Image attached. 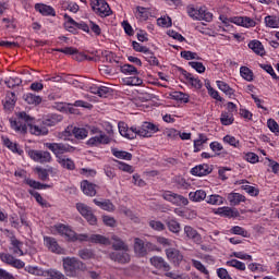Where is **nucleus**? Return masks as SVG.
Here are the masks:
<instances>
[{"instance_id":"680f3d73","label":"nucleus","mask_w":279,"mask_h":279,"mask_svg":"<svg viewBox=\"0 0 279 279\" xmlns=\"http://www.w3.org/2000/svg\"><path fill=\"white\" fill-rule=\"evenodd\" d=\"M209 148L211 151H214V154H216V156H221V153L223 151V145H221L219 142H211L209 144Z\"/></svg>"},{"instance_id":"ea45409f","label":"nucleus","mask_w":279,"mask_h":279,"mask_svg":"<svg viewBox=\"0 0 279 279\" xmlns=\"http://www.w3.org/2000/svg\"><path fill=\"white\" fill-rule=\"evenodd\" d=\"M264 23H265L266 27H269L270 29H278L279 28V16L267 15L264 19Z\"/></svg>"},{"instance_id":"a211bd4d","label":"nucleus","mask_w":279,"mask_h":279,"mask_svg":"<svg viewBox=\"0 0 279 279\" xmlns=\"http://www.w3.org/2000/svg\"><path fill=\"white\" fill-rule=\"evenodd\" d=\"M134 15H135V19L140 21V23L149 21V19L154 16L151 8H145L141 5L135 8Z\"/></svg>"},{"instance_id":"393cba45","label":"nucleus","mask_w":279,"mask_h":279,"mask_svg":"<svg viewBox=\"0 0 279 279\" xmlns=\"http://www.w3.org/2000/svg\"><path fill=\"white\" fill-rule=\"evenodd\" d=\"M36 12H39V14H43V16H56V10L51 5L37 3L35 4Z\"/></svg>"},{"instance_id":"412c9836","label":"nucleus","mask_w":279,"mask_h":279,"mask_svg":"<svg viewBox=\"0 0 279 279\" xmlns=\"http://www.w3.org/2000/svg\"><path fill=\"white\" fill-rule=\"evenodd\" d=\"M81 191L88 197H95L97 195V185L84 180L81 182Z\"/></svg>"},{"instance_id":"c9c22d12","label":"nucleus","mask_w":279,"mask_h":279,"mask_svg":"<svg viewBox=\"0 0 279 279\" xmlns=\"http://www.w3.org/2000/svg\"><path fill=\"white\" fill-rule=\"evenodd\" d=\"M227 199L231 206H239V204L245 202V196L239 193H230L228 194Z\"/></svg>"},{"instance_id":"dca6fc26","label":"nucleus","mask_w":279,"mask_h":279,"mask_svg":"<svg viewBox=\"0 0 279 279\" xmlns=\"http://www.w3.org/2000/svg\"><path fill=\"white\" fill-rule=\"evenodd\" d=\"M182 77L185 80V84H187V86H191V88H195V90H199L204 86L202 80H199V77L193 75L192 73L183 71Z\"/></svg>"},{"instance_id":"a19ab883","label":"nucleus","mask_w":279,"mask_h":279,"mask_svg":"<svg viewBox=\"0 0 279 279\" xmlns=\"http://www.w3.org/2000/svg\"><path fill=\"white\" fill-rule=\"evenodd\" d=\"M111 154L114 158H119L120 160H132V154L125 150H119V148H111Z\"/></svg>"},{"instance_id":"9b49d317","label":"nucleus","mask_w":279,"mask_h":279,"mask_svg":"<svg viewBox=\"0 0 279 279\" xmlns=\"http://www.w3.org/2000/svg\"><path fill=\"white\" fill-rule=\"evenodd\" d=\"M28 156L34 162H39L40 165H47L53 160L51 153L47 150H29Z\"/></svg>"},{"instance_id":"f257e3e1","label":"nucleus","mask_w":279,"mask_h":279,"mask_svg":"<svg viewBox=\"0 0 279 279\" xmlns=\"http://www.w3.org/2000/svg\"><path fill=\"white\" fill-rule=\"evenodd\" d=\"M10 125L17 132V134H27V129L35 136H47L49 134V129L45 124L34 125L31 123L29 116L25 112L16 113L15 119H10Z\"/></svg>"},{"instance_id":"49530a36","label":"nucleus","mask_w":279,"mask_h":279,"mask_svg":"<svg viewBox=\"0 0 279 279\" xmlns=\"http://www.w3.org/2000/svg\"><path fill=\"white\" fill-rule=\"evenodd\" d=\"M122 82L125 86H141V84H143V80L136 75L124 77Z\"/></svg>"},{"instance_id":"423d86ee","label":"nucleus","mask_w":279,"mask_h":279,"mask_svg":"<svg viewBox=\"0 0 279 279\" xmlns=\"http://www.w3.org/2000/svg\"><path fill=\"white\" fill-rule=\"evenodd\" d=\"M219 20L222 21L225 25H228V23H233L234 25H239L240 27H256V21L248 16H233L228 19L223 15H220Z\"/></svg>"},{"instance_id":"4d7b16f0","label":"nucleus","mask_w":279,"mask_h":279,"mask_svg":"<svg viewBox=\"0 0 279 279\" xmlns=\"http://www.w3.org/2000/svg\"><path fill=\"white\" fill-rule=\"evenodd\" d=\"M223 143H227V145H231V147H235V148L241 147V142L232 135H226L223 137Z\"/></svg>"},{"instance_id":"4468645a","label":"nucleus","mask_w":279,"mask_h":279,"mask_svg":"<svg viewBox=\"0 0 279 279\" xmlns=\"http://www.w3.org/2000/svg\"><path fill=\"white\" fill-rule=\"evenodd\" d=\"M0 260L15 269H23V267H25V262L16 259V257L10 253H0Z\"/></svg>"},{"instance_id":"4be33fe9","label":"nucleus","mask_w":279,"mask_h":279,"mask_svg":"<svg viewBox=\"0 0 279 279\" xmlns=\"http://www.w3.org/2000/svg\"><path fill=\"white\" fill-rule=\"evenodd\" d=\"M191 173L192 175H197L198 178H202L204 175L213 173V168L208 163H203L192 168Z\"/></svg>"},{"instance_id":"c756f323","label":"nucleus","mask_w":279,"mask_h":279,"mask_svg":"<svg viewBox=\"0 0 279 279\" xmlns=\"http://www.w3.org/2000/svg\"><path fill=\"white\" fill-rule=\"evenodd\" d=\"M219 90H221V93H225V95H227V97H229V99H234V89L232 87H230V85H228V83L223 82V81H217L216 82Z\"/></svg>"},{"instance_id":"8fccbe9b","label":"nucleus","mask_w":279,"mask_h":279,"mask_svg":"<svg viewBox=\"0 0 279 279\" xmlns=\"http://www.w3.org/2000/svg\"><path fill=\"white\" fill-rule=\"evenodd\" d=\"M220 122L222 125H232L234 123V114L223 111L220 116Z\"/></svg>"},{"instance_id":"0eeeda50","label":"nucleus","mask_w":279,"mask_h":279,"mask_svg":"<svg viewBox=\"0 0 279 279\" xmlns=\"http://www.w3.org/2000/svg\"><path fill=\"white\" fill-rule=\"evenodd\" d=\"M158 132H160V126L153 122H143L142 125L137 128V136H140V138H151V136L158 134Z\"/></svg>"},{"instance_id":"bb28decb","label":"nucleus","mask_w":279,"mask_h":279,"mask_svg":"<svg viewBox=\"0 0 279 279\" xmlns=\"http://www.w3.org/2000/svg\"><path fill=\"white\" fill-rule=\"evenodd\" d=\"M150 264L153 267H156V269H163V271H169V269H171V266H169V264L162 257H151Z\"/></svg>"},{"instance_id":"39448f33","label":"nucleus","mask_w":279,"mask_h":279,"mask_svg":"<svg viewBox=\"0 0 279 279\" xmlns=\"http://www.w3.org/2000/svg\"><path fill=\"white\" fill-rule=\"evenodd\" d=\"M44 145L47 149H49L50 151H52V154H54L57 160H59V158H62V154H71L75 151V147L69 144L45 143Z\"/></svg>"},{"instance_id":"de8ad7c7","label":"nucleus","mask_w":279,"mask_h":279,"mask_svg":"<svg viewBox=\"0 0 279 279\" xmlns=\"http://www.w3.org/2000/svg\"><path fill=\"white\" fill-rule=\"evenodd\" d=\"M60 121H62V116L52 114V116L48 117L47 119H45L43 121V123H44V125H46L48 128H53V125H58V123H60Z\"/></svg>"},{"instance_id":"6e6552de","label":"nucleus","mask_w":279,"mask_h":279,"mask_svg":"<svg viewBox=\"0 0 279 279\" xmlns=\"http://www.w3.org/2000/svg\"><path fill=\"white\" fill-rule=\"evenodd\" d=\"M52 234H59L63 236L65 241H70L71 243H75V231L69 227V225L59 223L52 227Z\"/></svg>"},{"instance_id":"9d476101","label":"nucleus","mask_w":279,"mask_h":279,"mask_svg":"<svg viewBox=\"0 0 279 279\" xmlns=\"http://www.w3.org/2000/svg\"><path fill=\"white\" fill-rule=\"evenodd\" d=\"M149 250H156V245L151 244L150 242H144L141 238L134 239V252L136 256L143 258V256H147V252Z\"/></svg>"},{"instance_id":"e433bc0d","label":"nucleus","mask_w":279,"mask_h":279,"mask_svg":"<svg viewBox=\"0 0 279 279\" xmlns=\"http://www.w3.org/2000/svg\"><path fill=\"white\" fill-rule=\"evenodd\" d=\"M216 215H220V217H239V211L232 209L231 207H219L216 211Z\"/></svg>"},{"instance_id":"6ab92c4d","label":"nucleus","mask_w":279,"mask_h":279,"mask_svg":"<svg viewBox=\"0 0 279 279\" xmlns=\"http://www.w3.org/2000/svg\"><path fill=\"white\" fill-rule=\"evenodd\" d=\"M109 258L114 260V263H120L121 265H125L131 260L130 253H128V251L113 252L109 255Z\"/></svg>"},{"instance_id":"09e8293b","label":"nucleus","mask_w":279,"mask_h":279,"mask_svg":"<svg viewBox=\"0 0 279 279\" xmlns=\"http://www.w3.org/2000/svg\"><path fill=\"white\" fill-rule=\"evenodd\" d=\"M120 71L124 75H138V69L132 64H123L120 66Z\"/></svg>"},{"instance_id":"aec40b11","label":"nucleus","mask_w":279,"mask_h":279,"mask_svg":"<svg viewBox=\"0 0 279 279\" xmlns=\"http://www.w3.org/2000/svg\"><path fill=\"white\" fill-rule=\"evenodd\" d=\"M166 256L170 263L174 265H179L181 260H183L184 256L178 248L169 247L166 248Z\"/></svg>"},{"instance_id":"e2e57ef3","label":"nucleus","mask_w":279,"mask_h":279,"mask_svg":"<svg viewBox=\"0 0 279 279\" xmlns=\"http://www.w3.org/2000/svg\"><path fill=\"white\" fill-rule=\"evenodd\" d=\"M189 65L192 66L196 73H206V66L202 62L192 61L189 62Z\"/></svg>"},{"instance_id":"2f4dec72","label":"nucleus","mask_w":279,"mask_h":279,"mask_svg":"<svg viewBox=\"0 0 279 279\" xmlns=\"http://www.w3.org/2000/svg\"><path fill=\"white\" fill-rule=\"evenodd\" d=\"M57 162L63 168L68 169V171H75V161L73 159L68 158L66 156L59 157Z\"/></svg>"},{"instance_id":"f3484780","label":"nucleus","mask_w":279,"mask_h":279,"mask_svg":"<svg viewBox=\"0 0 279 279\" xmlns=\"http://www.w3.org/2000/svg\"><path fill=\"white\" fill-rule=\"evenodd\" d=\"M44 245L49 250V252H52V254H64V248L60 247L56 238L44 236Z\"/></svg>"},{"instance_id":"37998d69","label":"nucleus","mask_w":279,"mask_h":279,"mask_svg":"<svg viewBox=\"0 0 279 279\" xmlns=\"http://www.w3.org/2000/svg\"><path fill=\"white\" fill-rule=\"evenodd\" d=\"M206 202L210 204V206H221L226 202V198L219 194H211L207 196Z\"/></svg>"},{"instance_id":"5701e85b","label":"nucleus","mask_w":279,"mask_h":279,"mask_svg":"<svg viewBox=\"0 0 279 279\" xmlns=\"http://www.w3.org/2000/svg\"><path fill=\"white\" fill-rule=\"evenodd\" d=\"M12 254L15 256H25V252H23V242H21L16 236H11L10 239Z\"/></svg>"},{"instance_id":"603ef678","label":"nucleus","mask_w":279,"mask_h":279,"mask_svg":"<svg viewBox=\"0 0 279 279\" xmlns=\"http://www.w3.org/2000/svg\"><path fill=\"white\" fill-rule=\"evenodd\" d=\"M240 75L243 80H246V82H252L254 80V73L247 66L240 68Z\"/></svg>"},{"instance_id":"7c9ffc66","label":"nucleus","mask_w":279,"mask_h":279,"mask_svg":"<svg viewBox=\"0 0 279 279\" xmlns=\"http://www.w3.org/2000/svg\"><path fill=\"white\" fill-rule=\"evenodd\" d=\"M194 153L197 154L198 151H202L204 149V145L208 143V136L206 134L199 133L198 137L194 140Z\"/></svg>"},{"instance_id":"bf43d9fd","label":"nucleus","mask_w":279,"mask_h":279,"mask_svg":"<svg viewBox=\"0 0 279 279\" xmlns=\"http://www.w3.org/2000/svg\"><path fill=\"white\" fill-rule=\"evenodd\" d=\"M243 159L251 165H256L259 161V157L255 153H245Z\"/></svg>"},{"instance_id":"4c0bfd02","label":"nucleus","mask_w":279,"mask_h":279,"mask_svg":"<svg viewBox=\"0 0 279 279\" xmlns=\"http://www.w3.org/2000/svg\"><path fill=\"white\" fill-rule=\"evenodd\" d=\"M206 191L204 190H196L195 192L189 193V198L191 202L199 203L206 199Z\"/></svg>"},{"instance_id":"1a4fd4ad","label":"nucleus","mask_w":279,"mask_h":279,"mask_svg":"<svg viewBox=\"0 0 279 279\" xmlns=\"http://www.w3.org/2000/svg\"><path fill=\"white\" fill-rule=\"evenodd\" d=\"M90 8L95 14L102 19L112 14V10L106 0H90Z\"/></svg>"},{"instance_id":"3c124183","label":"nucleus","mask_w":279,"mask_h":279,"mask_svg":"<svg viewBox=\"0 0 279 279\" xmlns=\"http://www.w3.org/2000/svg\"><path fill=\"white\" fill-rule=\"evenodd\" d=\"M72 134L77 141H84L88 136V131L84 128H74Z\"/></svg>"},{"instance_id":"473e14b6","label":"nucleus","mask_w":279,"mask_h":279,"mask_svg":"<svg viewBox=\"0 0 279 279\" xmlns=\"http://www.w3.org/2000/svg\"><path fill=\"white\" fill-rule=\"evenodd\" d=\"M23 99L29 106H40V104H43V97L37 96L36 94H32V93L25 94L23 96Z\"/></svg>"},{"instance_id":"b1692460","label":"nucleus","mask_w":279,"mask_h":279,"mask_svg":"<svg viewBox=\"0 0 279 279\" xmlns=\"http://www.w3.org/2000/svg\"><path fill=\"white\" fill-rule=\"evenodd\" d=\"M1 141L4 145V147H8V149H10V151H13V154H19V156L23 155V149H21V147H19V144L10 141V137L2 136Z\"/></svg>"},{"instance_id":"a878e982","label":"nucleus","mask_w":279,"mask_h":279,"mask_svg":"<svg viewBox=\"0 0 279 279\" xmlns=\"http://www.w3.org/2000/svg\"><path fill=\"white\" fill-rule=\"evenodd\" d=\"M248 49L252 50L253 53L256 56H265V46L257 39H253L247 45Z\"/></svg>"},{"instance_id":"c85d7f7f","label":"nucleus","mask_w":279,"mask_h":279,"mask_svg":"<svg viewBox=\"0 0 279 279\" xmlns=\"http://www.w3.org/2000/svg\"><path fill=\"white\" fill-rule=\"evenodd\" d=\"M184 234L186 235V239L195 241L196 243H199V241H202V235L191 226L184 227Z\"/></svg>"},{"instance_id":"72a5a7b5","label":"nucleus","mask_w":279,"mask_h":279,"mask_svg":"<svg viewBox=\"0 0 279 279\" xmlns=\"http://www.w3.org/2000/svg\"><path fill=\"white\" fill-rule=\"evenodd\" d=\"M16 104V94L14 92H8L3 100V106L7 110H12Z\"/></svg>"},{"instance_id":"f8f14e48","label":"nucleus","mask_w":279,"mask_h":279,"mask_svg":"<svg viewBox=\"0 0 279 279\" xmlns=\"http://www.w3.org/2000/svg\"><path fill=\"white\" fill-rule=\"evenodd\" d=\"M76 209L86 219L89 226H97V217H95V214H93V209L88 207L86 204L77 203Z\"/></svg>"},{"instance_id":"13d9d810","label":"nucleus","mask_w":279,"mask_h":279,"mask_svg":"<svg viewBox=\"0 0 279 279\" xmlns=\"http://www.w3.org/2000/svg\"><path fill=\"white\" fill-rule=\"evenodd\" d=\"M25 183L28 184V186H31L32 189H37L38 191L43 190V189H49V185L47 184H43L38 181H34L32 179H26Z\"/></svg>"},{"instance_id":"f03ea898","label":"nucleus","mask_w":279,"mask_h":279,"mask_svg":"<svg viewBox=\"0 0 279 279\" xmlns=\"http://www.w3.org/2000/svg\"><path fill=\"white\" fill-rule=\"evenodd\" d=\"M63 269L69 278H77L80 272L86 271V264L77 259V257H64Z\"/></svg>"},{"instance_id":"ddd939ff","label":"nucleus","mask_w":279,"mask_h":279,"mask_svg":"<svg viewBox=\"0 0 279 279\" xmlns=\"http://www.w3.org/2000/svg\"><path fill=\"white\" fill-rule=\"evenodd\" d=\"M162 197L166 202H170V204H173L174 206H189V198L171 191L163 192Z\"/></svg>"},{"instance_id":"a18cd8bd","label":"nucleus","mask_w":279,"mask_h":279,"mask_svg":"<svg viewBox=\"0 0 279 279\" xmlns=\"http://www.w3.org/2000/svg\"><path fill=\"white\" fill-rule=\"evenodd\" d=\"M166 225L168 226L170 232H173V234H178L180 233V230H182V228L180 227V222H178L173 218H169L168 220H166Z\"/></svg>"},{"instance_id":"c03bdc74","label":"nucleus","mask_w":279,"mask_h":279,"mask_svg":"<svg viewBox=\"0 0 279 279\" xmlns=\"http://www.w3.org/2000/svg\"><path fill=\"white\" fill-rule=\"evenodd\" d=\"M89 243H98L99 245H110V239L101 234H92L89 236Z\"/></svg>"},{"instance_id":"774afa93","label":"nucleus","mask_w":279,"mask_h":279,"mask_svg":"<svg viewBox=\"0 0 279 279\" xmlns=\"http://www.w3.org/2000/svg\"><path fill=\"white\" fill-rule=\"evenodd\" d=\"M216 274L220 279H232V276H230V272H228V269L226 268H218Z\"/></svg>"},{"instance_id":"20e7f679","label":"nucleus","mask_w":279,"mask_h":279,"mask_svg":"<svg viewBox=\"0 0 279 279\" xmlns=\"http://www.w3.org/2000/svg\"><path fill=\"white\" fill-rule=\"evenodd\" d=\"M187 14L194 21H206V23L213 21V13L208 11L206 5H191L187 8Z\"/></svg>"},{"instance_id":"cd10ccee","label":"nucleus","mask_w":279,"mask_h":279,"mask_svg":"<svg viewBox=\"0 0 279 279\" xmlns=\"http://www.w3.org/2000/svg\"><path fill=\"white\" fill-rule=\"evenodd\" d=\"M111 241H113L112 247L117 252H130L128 244H125V242H123L119 236L112 235Z\"/></svg>"},{"instance_id":"2eb2a0df","label":"nucleus","mask_w":279,"mask_h":279,"mask_svg":"<svg viewBox=\"0 0 279 279\" xmlns=\"http://www.w3.org/2000/svg\"><path fill=\"white\" fill-rule=\"evenodd\" d=\"M118 128L121 136H123L124 138H128L129 141H134V138L138 136L136 126L129 128L128 124H125L124 122H120L118 124Z\"/></svg>"},{"instance_id":"7ed1b4c3","label":"nucleus","mask_w":279,"mask_h":279,"mask_svg":"<svg viewBox=\"0 0 279 279\" xmlns=\"http://www.w3.org/2000/svg\"><path fill=\"white\" fill-rule=\"evenodd\" d=\"M89 134L92 137L86 142V145L89 147H99V145L110 144V137L97 126H90Z\"/></svg>"},{"instance_id":"79ce46f5","label":"nucleus","mask_w":279,"mask_h":279,"mask_svg":"<svg viewBox=\"0 0 279 279\" xmlns=\"http://www.w3.org/2000/svg\"><path fill=\"white\" fill-rule=\"evenodd\" d=\"M227 267H233V269H236L238 271H245L247 267L245 266V263L239 260V259H229L226 262Z\"/></svg>"},{"instance_id":"0e129e2a","label":"nucleus","mask_w":279,"mask_h":279,"mask_svg":"<svg viewBox=\"0 0 279 279\" xmlns=\"http://www.w3.org/2000/svg\"><path fill=\"white\" fill-rule=\"evenodd\" d=\"M157 25L159 27H171L172 22L168 15H165V16L157 19Z\"/></svg>"},{"instance_id":"338daca9","label":"nucleus","mask_w":279,"mask_h":279,"mask_svg":"<svg viewBox=\"0 0 279 279\" xmlns=\"http://www.w3.org/2000/svg\"><path fill=\"white\" fill-rule=\"evenodd\" d=\"M112 95V88L106 87V86H100L98 88V97H110Z\"/></svg>"},{"instance_id":"052dcab7","label":"nucleus","mask_w":279,"mask_h":279,"mask_svg":"<svg viewBox=\"0 0 279 279\" xmlns=\"http://www.w3.org/2000/svg\"><path fill=\"white\" fill-rule=\"evenodd\" d=\"M181 58H184V60H202V58L197 56V52L189 50L181 51Z\"/></svg>"},{"instance_id":"f704fd0d","label":"nucleus","mask_w":279,"mask_h":279,"mask_svg":"<svg viewBox=\"0 0 279 279\" xmlns=\"http://www.w3.org/2000/svg\"><path fill=\"white\" fill-rule=\"evenodd\" d=\"M94 204L101 208L102 210H107V213H114V204L110 201H99L94 198Z\"/></svg>"},{"instance_id":"5fc2aeb1","label":"nucleus","mask_w":279,"mask_h":279,"mask_svg":"<svg viewBox=\"0 0 279 279\" xmlns=\"http://www.w3.org/2000/svg\"><path fill=\"white\" fill-rule=\"evenodd\" d=\"M231 234H238L239 236H243L244 239H247L250 236V232L245 230L244 228L240 226H234L230 229Z\"/></svg>"},{"instance_id":"6e6d98bb","label":"nucleus","mask_w":279,"mask_h":279,"mask_svg":"<svg viewBox=\"0 0 279 279\" xmlns=\"http://www.w3.org/2000/svg\"><path fill=\"white\" fill-rule=\"evenodd\" d=\"M78 256L82 258V260H90L95 258V253L88 248H83L78 251Z\"/></svg>"},{"instance_id":"864d4df0","label":"nucleus","mask_w":279,"mask_h":279,"mask_svg":"<svg viewBox=\"0 0 279 279\" xmlns=\"http://www.w3.org/2000/svg\"><path fill=\"white\" fill-rule=\"evenodd\" d=\"M29 194L36 199L37 204H39V206H41V208H47L49 206V203H47V201L45 198H43L40 193L31 190Z\"/></svg>"},{"instance_id":"69168bd1","label":"nucleus","mask_w":279,"mask_h":279,"mask_svg":"<svg viewBox=\"0 0 279 279\" xmlns=\"http://www.w3.org/2000/svg\"><path fill=\"white\" fill-rule=\"evenodd\" d=\"M117 163L120 171H123L124 173H134V167L130 166L129 163L123 161H117Z\"/></svg>"},{"instance_id":"58836bf2","label":"nucleus","mask_w":279,"mask_h":279,"mask_svg":"<svg viewBox=\"0 0 279 279\" xmlns=\"http://www.w3.org/2000/svg\"><path fill=\"white\" fill-rule=\"evenodd\" d=\"M25 271L31 274L32 276H39L41 278H47V270L38 267V266H26Z\"/></svg>"}]
</instances>
